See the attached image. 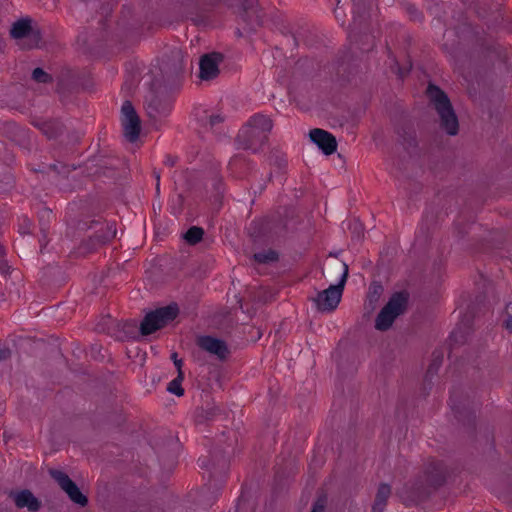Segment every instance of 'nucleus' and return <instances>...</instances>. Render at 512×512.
I'll return each instance as SVG.
<instances>
[{
	"mask_svg": "<svg viewBox=\"0 0 512 512\" xmlns=\"http://www.w3.org/2000/svg\"><path fill=\"white\" fill-rule=\"evenodd\" d=\"M116 232L117 230L114 222L106 223L105 227H102L100 230H98L95 235L90 238V240L98 245H102L114 239Z\"/></svg>",
	"mask_w": 512,
	"mask_h": 512,
	"instance_id": "nucleus-17",
	"label": "nucleus"
},
{
	"mask_svg": "<svg viewBox=\"0 0 512 512\" xmlns=\"http://www.w3.org/2000/svg\"><path fill=\"white\" fill-rule=\"evenodd\" d=\"M204 235V230L198 226L190 227L187 232L184 234L185 241L190 245H196L199 243Z\"/></svg>",
	"mask_w": 512,
	"mask_h": 512,
	"instance_id": "nucleus-18",
	"label": "nucleus"
},
{
	"mask_svg": "<svg viewBox=\"0 0 512 512\" xmlns=\"http://www.w3.org/2000/svg\"><path fill=\"white\" fill-rule=\"evenodd\" d=\"M310 139L325 155H331L337 150L336 138L328 131L314 128L309 133Z\"/></svg>",
	"mask_w": 512,
	"mask_h": 512,
	"instance_id": "nucleus-15",
	"label": "nucleus"
},
{
	"mask_svg": "<svg viewBox=\"0 0 512 512\" xmlns=\"http://www.w3.org/2000/svg\"><path fill=\"white\" fill-rule=\"evenodd\" d=\"M50 125L49 124H45V129H44V133L47 135L48 138H55L57 137L59 134H61L62 132V127L60 125H58L55 130L53 131H49Z\"/></svg>",
	"mask_w": 512,
	"mask_h": 512,
	"instance_id": "nucleus-29",
	"label": "nucleus"
},
{
	"mask_svg": "<svg viewBox=\"0 0 512 512\" xmlns=\"http://www.w3.org/2000/svg\"><path fill=\"white\" fill-rule=\"evenodd\" d=\"M237 160H238L237 158H234V159L231 161V164L236 163V161H237Z\"/></svg>",
	"mask_w": 512,
	"mask_h": 512,
	"instance_id": "nucleus-40",
	"label": "nucleus"
},
{
	"mask_svg": "<svg viewBox=\"0 0 512 512\" xmlns=\"http://www.w3.org/2000/svg\"><path fill=\"white\" fill-rule=\"evenodd\" d=\"M390 495L391 486L387 483H381L378 486L371 512H384Z\"/></svg>",
	"mask_w": 512,
	"mask_h": 512,
	"instance_id": "nucleus-16",
	"label": "nucleus"
},
{
	"mask_svg": "<svg viewBox=\"0 0 512 512\" xmlns=\"http://www.w3.org/2000/svg\"><path fill=\"white\" fill-rule=\"evenodd\" d=\"M446 474L447 472L442 462L429 459L425 463L423 471L415 484L416 487L411 491L404 487L398 494L404 502H416L422 497L426 488L441 486L446 480Z\"/></svg>",
	"mask_w": 512,
	"mask_h": 512,
	"instance_id": "nucleus-2",
	"label": "nucleus"
},
{
	"mask_svg": "<svg viewBox=\"0 0 512 512\" xmlns=\"http://www.w3.org/2000/svg\"><path fill=\"white\" fill-rule=\"evenodd\" d=\"M183 379L184 374L182 371H179L177 377L168 384L167 390L176 396H182L184 394V389L181 387Z\"/></svg>",
	"mask_w": 512,
	"mask_h": 512,
	"instance_id": "nucleus-19",
	"label": "nucleus"
},
{
	"mask_svg": "<svg viewBox=\"0 0 512 512\" xmlns=\"http://www.w3.org/2000/svg\"><path fill=\"white\" fill-rule=\"evenodd\" d=\"M30 18H23L16 21L10 31L11 36L18 40V45L23 49H33L39 46L42 35L39 29L31 25Z\"/></svg>",
	"mask_w": 512,
	"mask_h": 512,
	"instance_id": "nucleus-7",
	"label": "nucleus"
},
{
	"mask_svg": "<svg viewBox=\"0 0 512 512\" xmlns=\"http://www.w3.org/2000/svg\"><path fill=\"white\" fill-rule=\"evenodd\" d=\"M354 226H355V228H357L358 226H360V224H359V223H357V222H355V223H354Z\"/></svg>",
	"mask_w": 512,
	"mask_h": 512,
	"instance_id": "nucleus-41",
	"label": "nucleus"
},
{
	"mask_svg": "<svg viewBox=\"0 0 512 512\" xmlns=\"http://www.w3.org/2000/svg\"><path fill=\"white\" fill-rule=\"evenodd\" d=\"M272 127V120L268 116L255 114L238 132L237 143L242 149L257 153L267 144Z\"/></svg>",
	"mask_w": 512,
	"mask_h": 512,
	"instance_id": "nucleus-1",
	"label": "nucleus"
},
{
	"mask_svg": "<svg viewBox=\"0 0 512 512\" xmlns=\"http://www.w3.org/2000/svg\"><path fill=\"white\" fill-rule=\"evenodd\" d=\"M427 96L440 118V126L451 136L459 131V122L447 94L434 84L427 87Z\"/></svg>",
	"mask_w": 512,
	"mask_h": 512,
	"instance_id": "nucleus-3",
	"label": "nucleus"
},
{
	"mask_svg": "<svg viewBox=\"0 0 512 512\" xmlns=\"http://www.w3.org/2000/svg\"><path fill=\"white\" fill-rule=\"evenodd\" d=\"M505 313H506V319L504 320L503 322V326L509 331V332H512V302H509L507 305H506V308H505Z\"/></svg>",
	"mask_w": 512,
	"mask_h": 512,
	"instance_id": "nucleus-24",
	"label": "nucleus"
},
{
	"mask_svg": "<svg viewBox=\"0 0 512 512\" xmlns=\"http://www.w3.org/2000/svg\"><path fill=\"white\" fill-rule=\"evenodd\" d=\"M223 57L220 53L205 54L199 62V77L202 80H212L219 74V64Z\"/></svg>",
	"mask_w": 512,
	"mask_h": 512,
	"instance_id": "nucleus-13",
	"label": "nucleus"
},
{
	"mask_svg": "<svg viewBox=\"0 0 512 512\" xmlns=\"http://www.w3.org/2000/svg\"><path fill=\"white\" fill-rule=\"evenodd\" d=\"M177 160H178V158L175 157V156L166 155L165 156V160H164V164L167 165V166L173 167L176 164Z\"/></svg>",
	"mask_w": 512,
	"mask_h": 512,
	"instance_id": "nucleus-31",
	"label": "nucleus"
},
{
	"mask_svg": "<svg viewBox=\"0 0 512 512\" xmlns=\"http://www.w3.org/2000/svg\"><path fill=\"white\" fill-rule=\"evenodd\" d=\"M382 292V286L380 284H374L369 288L368 300L372 305L377 302Z\"/></svg>",
	"mask_w": 512,
	"mask_h": 512,
	"instance_id": "nucleus-23",
	"label": "nucleus"
},
{
	"mask_svg": "<svg viewBox=\"0 0 512 512\" xmlns=\"http://www.w3.org/2000/svg\"><path fill=\"white\" fill-rule=\"evenodd\" d=\"M223 117L219 114L210 115L205 123V127L213 129L215 126L223 122Z\"/></svg>",
	"mask_w": 512,
	"mask_h": 512,
	"instance_id": "nucleus-27",
	"label": "nucleus"
},
{
	"mask_svg": "<svg viewBox=\"0 0 512 512\" xmlns=\"http://www.w3.org/2000/svg\"><path fill=\"white\" fill-rule=\"evenodd\" d=\"M177 356H178L177 353L174 352V353H172L171 358H172V360L174 362V365L177 367V370L179 372V371H182L181 367H182L183 361L181 359H178Z\"/></svg>",
	"mask_w": 512,
	"mask_h": 512,
	"instance_id": "nucleus-32",
	"label": "nucleus"
},
{
	"mask_svg": "<svg viewBox=\"0 0 512 512\" xmlns=\"http://www.w3.org/2000/svg\"><path fill=\"white\" fill-rule=\"evenodd\" d=\"M343 272L339 282L336 285H330L327 289L318 292L314 302L316 307L321 312H332L334 311L342 297L344 285L348 277V266L342 265Z\"/></svg>",
	"mask_w": 512,
	"mask_h": 512,
	"instance_id": "nucleus-6",
	"label": "nucleus"
},
{
	"mask_svg": "<svg viewBox=\"0 0 512 512\" xmlns=\"http://www.w3.org/2000/svg\"><path fill=\"white\" fill-rule=\"evenodd\" d=\"M1 355H2V359H5L10 355V351L2 349Z\"/></svg>",
	"mask_w": 512,
	"mask_h": 512,
	"instance_id": "nucleus-38",
	"label": "nucleus"
},
{
	"mask_svg": "<svg viewBox=\"0 0 512 512\" xmlns=\"http://www.w3.org/2000/svg\"><path fill=\"white\" fill-rule=\"evenodd\" d=\"M145 106L148 116L156 119L170 111L171 101L164 93L151 90L145 98Z\"/></svg>",
	"mask_w": 512,
	"mask_h": 512,
	"instance_id": "nucleus-11",
	"label": "nucleus"
},
{
	"mask_svg": "<svg viewBox=\"0 0 512 512\" xmlns=\"http://www.w3.org/2000/svg\"><path fill=\"white\" fill-rule=\"evenodd\" d=\"M33 223L28 218H23L19 225V231L21 234H30Z\"/></svg>",
	"mask_w": 512,
	"mask_h": 512,
	"instance_id": "nucleus-28",
	"label": "nucleus"
},
{
	"mask_svg": "<svg viewBox=\"0 0 512 512\" xmlns=\"http://www.w3.org/2000/svg\"><path fill=\"white\" fill-rule=\"evenodd\" d=\"M12 498L17 509H27L28 512H39L42 502L29 489L11 491Z\"/></svg>",
	"mask_w": 512,
	"mask_h": 512,
	"instance_id": "nucleus-12",
	"label": "nucleus"
},
{
	"mask_svg": "<svg viewBox=\"0 0 512 512\" xmlns=\"http://www.w3.org/2000/svg\"><path fill=\"white\" fill-rule=\"evenodd\" d=\"M325 507H326V497L321 496V497H318L317 500L314 502L310 512H325Z\"/></svg>",
	"mask_w": 512,
	"mask_h": 512,
	"instance_id": "nucleus-25",
	"label": "nucleus"
},
{
	"mask_svg": "<svg viewBox=\"0 0 512 512\" xmlns=\"http://www.w3.org/2000/svg\"><path fill=\"white\" fill-rule=\"evenodd\" d=\"M1 269H2V274H6L9 270V266L2 260V266H1Z\"/></svg>",
	"mask_w": 512,
	"mask_h": 512,
	"instance_id": "nucleus-37",
	"label": "nucleus"
},
{
	"mask_svg": "<svg viewBox=\"0 0 512 512\" xmlns=\"http://www.w3.org/2000/svg\"><path fill=\"white\" fill-rule=\"evenodd\" d=\"M121 112L123 115L122 126L124 135L129 142H135L139 138L141 131L140 118L130 101L123 103Z\"/></svg>",
	"mask_w": 512,
	"mask_h": 512,
	"instance_id": "nucleus-9",
	"label": "nucleus"
},
{
	"mask_svg": "<svg viewBox=\"0 0 512 512\" xmlns=\"http://www.w3.org/2000/svg\"><path fill=\"white\" fill-rule=\"evenodd\" d=\"M354 7H355L354 13L357 14L358 16H361V10H362L361 6L357 3L354 5Z\"/></svg>",
	"mask_w": 512,
	"mask_h": 512,
	"instance_id": "nucleus-36",
	"label": "nucleus"
},
{
	"mask_svg": "<svg viewBox=\"0 0 512 512\" xmlns=\"http://www.w3.org/2000/svg\"><path fill=\"white\" fill-rule=\"evenodd\" d=\"M98 331H104V328H101L99 325L97 326Z\"/></svg>",
	"mask_w": 512,
	"mask_h": 512,
	"instance_id": "nucleus-39",
	"label": "nucleus"
},
{
	"mask_svg": "<svg viewBox=\"0 0 512 512\" xmlns=\"http://www.w3.org/2000/svg\"><path fill=\"white\" fill-rule=\"evenodd\" d=\"M408 297L405 293L399 292L392 295L388 303L381 309L375 320V328L379 331L388 330L395 319L404 313Z\"/></svg>",
	"mask_w": 512,
	"mask_h": 512,
	"instance_id": "nucleus-5",
	"label": "nucleus"
},
{
	"mask_svg": "<svg viewBox=\"0 0 512 512\" xmlns=\"http://www.w3.org/2000/svg\"><path fill=\"white\" fill-rule=\"evenodd\" d=\"M49 475L58 483L60 488L68 495L73 503L80 507H85L88 504V498L65 472L58 469H50Z\"/></svg>",
	"mask_w": 512,
	"mask_h": 512,
	"instance_id": "nucleus-8",
	"label": "nucleus"
},
{
	"mask_svg": "<svg viewBox=\"0 0 512 512\" xmlns=\"http://www.w3.org/2000/svg\"><path fill=\"white\" fill-rule=\"evenodd\" d=\"M263 13L258 0H243L241 4V17L251 30H255L263 23Z\"/></svg>",
	"mask_w": 512,
	"mask_h": 512,
	"instance_id": "nucleus-14",
	"label": "nucleus"
},
{
	"mask_svg": "<svg viewBox=\"0 0 512 512\" xmlns=\"http://www.w3.org/2000/svg\"><path fill=\"white\" fill-rule=\"evenodd\" d=\"M254 259L258 263H270L278 260V254L273 250L262 251L255 253Z\"/></svg>",
	"mask_w": 512,
	"mask_h": 512,
	"instance_id": "nucleus-20",
	"label": "nucleus"
},
{
	"mask_svg": "<svg viewBox=\"0 0 512 512\" xmlns=\"http://www.w3.org/2000/svg\"><path fill=\"white\" fill-rule=\"evenodd\" d=\"M179 314L177 304L173 303L147 313L140 324V333L150 335L172 322Z\"/></svg>",
	"mask_w": 512,
	"mask_h": 512,
	"instance_id": "nucleus-4",
	"label": "nucleus"
},
{
	"mask_svg": "<svg viewBox=\"0 0 512 512\" xmlns=\"http://www.w3.org/2000/svg\"><path fill=\"white\" fill-rule=\"evenodd\" d=\"M32 79L38 83H50L53 80L50 74L39 67L33 70Z\"/></svg>",
	"mask_w": 512,
	"mask_h": 512,
	"instance_id": "nucleus-21",
	"label": "nucleus"
},
{
	"mask_svg": "<svg viewBox=\"0 0 512 512\" xmlns=\"http://www.w3.org/2000/svg\"><path fill=\"white\" fill-rule=\"evenodd\" d=\"M5 179L7 180L6 184L12 186L14 183L13 177L9 174H5Z\"/></svg>",
	"mask_w": 512,
	"mask_h": 512,
	"instance_id": "nucleus-35",
	"label": "nucleus"
},
{
	"mask_svg": "<svg viewBox=\"0 0 512 512\" xmlns=\"http://www.w3.org/2000/svg\"><path fill=\"white\" fill-rule=\"evenodd\" d=\"M154 176H155V179L157 181V183H156V191H157V193H159V190H160V174H159V172L154 171Z\"/></svg>",
	"mask_w": 512,
	"mask_h": 512,
	"instance_id": "nucleus-33",
	"label": "nucleus"
},
{
	"mask_svg": "<svg viewBox=\"0 0 512 512\" xmlns=\"http://www.w3.org/2000/svg\"><path fill=\"white\" fill-rule=\"evenodd\" d=\"M442 363V357H437L436 359H434L433 363L429 366L428 368V372H432V371H437V369L440 367Z\"/></svg>",
	"mask_w": 512,
	"mask_h": 512,
	"instance_id": "nucleus-30",
	"label": "nucleus"
},
{
	"mask_svg": "<svg viewBox=\"0 0 512 512\" xmlns=\"http://www.w3.org/2000/svg\"><path fill=\"white\" fill-rule=\"evenodd\" d=\"M407 12L411 20L419 22L422 21L423 15L414 5H408Z\"/></svg>",
	"mask_w": 512,
	"mask_h": 512,
	"instance_id": "nucleus-26",
	"label": "nucleus"
},
{
	"mask_svg": "<svg viewBox=\"0 0 512 512\" xmlns=\"http://www.w3.org/2000/svg\"><path fill=\"white\" fill-rule=\"evenodd\" d=\"M171 54H172L173 60L175 61L173 71L175 73H178L184 69L182 52H181V50L176 49V50H173L171 52Z\"/></svg>",
	"mask_w": 512,
	"mask_h": 512,
	"instance_id": "nucleus-22",
	"label": "nucleus"
},
{
	"mask_svg": "<svg viewBox=\"0 0 512 512\" xmlns=\"http://www.w3.org/2000/svg\"><path fill=\"white\" fill-rule=\"evenodd\" d=\"M450 406H451L452 410H453L455 413H459V411H458V406H457V404H456V402H455L454 397H451V398H450Z\"/></svg>",
	"mask_w": 512,
	"mask_h": 512,
	"instance_id": "nucleus-34",
	"label": "nucleus"
},
{
	"mask_svg": "<svg viewBox=\"0 0 512 512\" xmlns=\"http://www.w3.org/2000/svg\"><path fill=\"white\" fill-rule=\"evenodd\" d=\"M196 344L201 350L214 356L219 361H225L230 353L225 341L210 335L197 337Z\"/></svg>",
	"mask_w": 512,
	"mask_h": 512,
	"instance_id": "nucleus-10",
	"label": "nucleus"
}]
</instances>
